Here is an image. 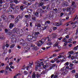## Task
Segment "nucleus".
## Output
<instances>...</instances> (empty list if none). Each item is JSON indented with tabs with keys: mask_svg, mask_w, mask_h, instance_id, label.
Returning <instances> with one entry per match:
<instances>
[{
	"mask_svg": "<svg viewBox=\"0 0 78 78\" xmlns=\"http://www.w3.org/2000/svg\"><path fill=\"white\" fill-rule=\"evenodd\" d=\"M69 53L70 54H73V51H69L68 53Z\"/></svg>",
	"mask_w": 78,
	"mask_h": 78,
	"instance_id": "nucleus-47",
	"label": "nucleus"
},
{
	"mask_svg": "<svg viewBox=\"0 0 78 78\" xmlns=\"http://www.w3.org/2000/svg\"><path fill=\"white\" fill-rule=\"evenodd\" d=\"M67 41L65 42V43L63 45V46H64V47H66V46L67 45Z\"/></svg>",
	"mask_w": 78,
	"mask_h": 78,
	"instance_id": "nucleus-57",
	"label": "nucleus"
},
{
	"mask_svg": "<svg viewBox=\"0 0 78 78\" xmlns=\"http://www.w3.org/2000/svg\"><path fill=\"white\" fill-rule=\"evenodd\" d=\"M20 59H21L20 58V59H19V58H17V60L16 61V62H19V61H20Z\"/></svg>",
	"mask_w": 78,
	"mask_h": 78,
	"instance_id": "nucleus-61",
	"label": "nucleus"
},
{
	"mask_svg": "<svg viewBox=\"0 0 78 78\" xmlns=\"http://www.w3.org/2000/svg\"><path fill=\"white\" fill-rule=\"evenodd\" d=\"M36 75L34 73H33L32 74V76L33 78H36Z\"/></svg>",
	"mask_w": 78,
	"mask_h": 78,
	"instance_id": "nucleus-19",
	"label": "nucleus"
},
{
	"mask_svg": "<svg viewBox=\"0 0 78 78\" xmlns=\"http://www.w3.org/2000/svg\"><path fill=\"white\" fill-rule=\"evenodd\" d=\"M28 73V72H27V71H24V75H27V74Z\"/></svg>",
	"mask_w": 78,
	"mask_h": 78,
	"instance_id": "nucleus-50",
	"label": "nucleus"
},
{
	"mask_svg": "<svg viewBox=\"0 0 78 78\" xmlns=\"http://www.w3.org/2000/svg\"><path fill=\"white\" fill-rule=\"evenodd\" d=\"M69 5V3L67 1H64L63 2L62 5L63 6H67Z\"/></svg>",
	"mask_w": 78,
	"mask_h": 78,
	"instance_id": "nucleus-6",
	"label": "nucleus"
},
{
	"mask_svg": "<svg viewBox=\"0 0 78 78\" xmlns=\"http://www.w3.org/2000/svg\"><path fill=\"white\" fill-rule=\"evenodd\" d=\"M41 74L39 73H37V74H36V77L37 78H40V76H41Z\"/></svg>",
	"mask_w": 78,
	"mask_h": 78,
	"instance_id": "nucleus-24",
	"label": "nucleus"
},
{
	"mask_svg": "<svg viewBox=\"0 0 78 78\" xmlns=\"http://www.w3.org/2000/svg\"><path fill=\"white\" fill-rule=\"evenodd\" d=\"M54 47H57V48L58 49L59 48H61V47L60 46V45H58V43H55L54 45Z\"/></svg>",
	"mask_w": 78,
	"mask_h": 78,
	"instance_id": "nucleus-8",
	"label": "nucleus"
},
{
	"mask_svg": "<svg viewBox=\"0 0 78 78\" xmlns=\"http://www.w3.org/2000/svg\"><path fill=\"white\" fill-rule=\"evenodd\" d=\"M49 37L48 36V40L47 41V42H50L51 41V39L50 38H49Z\"/></svg>",
	"mask_w": 78,
	"mask_h": 78,
	"instance_id": "nucleus-27",
	"label": "nucleus"
},
{
	"mask_svg": "<svg viewBox=\"0 0 78 78\" xmlns=\"http://www.w3.org/2000/svg\"><path fill=\"white\" fill-rule=\"evenodd\" d=\"M27 37L28 41H31V42H32V41H35L36 40V38H34L33 36L30 35H27Z\"/></svg>",
	"mask_w": 78,
	"mask_h": 78,
	"instance_id": "nucleus-1",
	"label": "nucleus"
},
{
	"mask_svg": "<svg viewBox=\"0 0 78 78\" xmlns=\"http://www.w3.org/2000/svg\"><path fill=\"white\" fill-rule=\"evenodd\" d=\"M73 64L71 62L69 63V66L70 67H73Z\"/></svg>",
	"mask_w": 78,
	"mask_h": 78,
	"instance_id": "nucleus-41",
	"label": "nucleus"
},
{
	"mask_svg": "<svg viewBox=\"0 0 78 78\" xmlns=\"http://www.w3.org/2000/svg\"><path fill=\"white\" fill-rule=\"evenodd\" d=\"M62 42H67V39H66V38H63V39Z\"/></svg>",
	"mask_w": 78,
	"mask_h": 78,
	"instance_id": "nucleus-31",
	"label": "nucleus"
},
{
	"mask_svg": "<svg viewBox=\"0 0 78 78\" xmlns=\"http://www.w3.org/2000/svg\"><path fill=\"white\" fill-rule=\"evenodd\" d=\"M2 12L3 14H5L6 12V10L5 9H3Z\"/></svg>",
	"mask_w": 78,
	"mask_h": 78,
	"instance_id": "nucleus-30",
	"label": "nucleus"
},
{
	"mask_svg": "<svg viewBox=\"0 0 78 78\" xmlns=\"http://www.w3.org/2000/svg\"><path fill=\"white\" fill-rule=\"evenodd\" d=\"M20 43L21 44H23L24 43H25V41L23 39H21L20 41Z\"/></svg>",
	"mask_w": 78,
	"mask_h": 78,
	"instance_id": "nucleus-23",
	"label": "nucleus"
},
{
	"mask_svg": "<svg viewBox=\"0 0 78 78\" xmlns=\"http://www.w3.org/2000/svg\"><path fill=\"white\" fill-rule=\"evenodd\" d=\"M36 5H35L34 6L32 7V9H34V10H35L36 9V8H37V7H36Z\"/></svg>",
	"mask_w": 78,
	"mask_h": 78,
	"instance_id": "nucleus-40",
	"label": "nucleus"
},
{
	"mask_svg": "<svg viewBox=\"0 0 78 78\" xmlns=\"http://www.w3.org/2000/svg\"><path fill=\"white\" fill-rule=\"evenodd\" d=\"M14 2H15V3H16V4H17L18 3H19V2H18V1H17V0H14Z\"/></svg>",
	"mask_w": 78,
	"mask_h": 78,
	"instance_id": "nucleus-51",
	"label": "nucleus"
},
{
	"mask_svg": "<svg viewBox=\"0 0 78 78\" xmlns=\"http://www.w3.org/2000/svg\"><path fill=\"white\" fill-rule=\"evenodd\" d=\"M6 52H5V51H4V52L2 54L3 56H4L5 55V54H6Z\"/></svg>",
	"mask_w": 78,
	"mask_h": 78,
	"instance_id": "nucleus-56",
	"label": "nucleus"
},
{
	"mask_svg": "<svg viewBox=\"0 0 78 78\" xmlns=\"http://www.w3.org/2000/svg\"><path fill=\"white\" fill-rule=\"evenodd\" d=\"M46 28H47V26L44 27L43 28L42 30H43V31H44V30H46Z\"/></svg>",
	"mask_w": 78,
	"mask_h": 78,
	"instance_id": "nucleus-53",
	"label": "nucleus"
},
{
	"mask_svg": "<svg viewBox=\"0 0 78 78\" xmlns=\"http://www.w3.org/2000/svg\"><path fill=\"white\" fill-rule=\"evenodd\" d=\"M73 11V8H72L68 7L67 9V11L68 12H69V11L70 12V11Z\"/></svg>",
	"mask_w": 78,
	"mask_h": 78,
	"instance_id": "nucleus-10",
	"label": "nucleus"
},
{
	"mask_svg": "<svg viewBox=\"0 0 78 78\" xmlns=\"http://www.w3.org/2000/svg\"><path fill=\"white\" fill-rule=\"evenodd\" d=\"M13 27H14V24L12 23H10L9 25V28H12Z\"/></svg>",
	"mask_w": 78,
	"mask_h": 78,
	"instance_id": "nucleus-16",
	"label": "nucleus"
},
{
	"mask_svg": "<svg viewBox=\"0 0 78 78\" xmlns=\"http://www.w3.org/2000/svg\"><path fill=\"white\" fill-rule=\"evenodd\" d=\"M72 62L73 63H76V64H78V61H76V60H73L72 61Z\"/></svg>",
	"mask_w": 78,
	"mask_h": 78,
	"instance_id": "nucleus-33",
	"label": "nucleus"
},
{
	"mask_svg": "<svg viewBox=\"0 0 78 78\" xmlns=\"http://www.w3.org/2000/svg\"><path fill=\"white\" fill-rule=\"evenodd\" d=\"M0 39H1V40H4L5 39V37H4L3 36H2L0 37Z\"/></svg>",
	"mask_w": 78,
	"mask_h": 78,
	"instance_id": "nucleus-35",
	"label": "nucleus"
},
{
	"mask_svg": "<svg viewBox=\"0 0 78 78\" xmlns=\"http://www.w3.org/2000/svg\"><path fill=\"white\" fill-rule=\"evenodd\" d=\"M75 77L76 78H77L78 77V74H76L75 75Z\"/></svg>",
	"mask_w": 78,
	"mask_h": 78,
	"instance_id": "nucleus-64",
	"label": "nucleus"
},
{
	"mask_svg": "<svg viewBox=\"0 0 78 78\" xmlns=\"http://www.w3.org/2000/svg\"><path fill=\"white\" fill-rule=\"evenodd\" d=\"M69 62H66L65 64V66H69Z\"/></svg>",
	"mask_w": 78,
	"mask_h": 78,
	"instance_id": "nucleus-48",
	"label": "nucleus"
},
{
	"mask_svg": "<svg viewBox=\"0 0 78 78\" xmlns=\"http://www.w3.org/2000/svg\"><path fill=\"white\" fill-rule=\"evenodd\" d=\"M56 67V64H54L52 65V67Z\"/></svg>",
	"mask_w": 78,
	"mask_h": 78,
	"instance_id": "nucleus-55",
	"label": "nucleus"
},
{
	"mask_svg": "<svg viewBox=\"0 0 78 78\" xmlns=\"http://www.w3.org/2000/svg\"><path fill=\"white\" fill-rule=\"evenodd\" d=\"M5 72V70H2L0 71V72L1 73H3V72Z\"/></svg>",
	"mask_w": 78,
	"mask_h": 78,
	"instance_id": "nucleus-58",
	"label": "nucleus"
},
{
	"mask_svg": "<svg viewBox=\"0 0 78 78\" xmlns=\"http://www.w3.org/2000/svg\"><path fill=\"white\" fill-rule=\"evenodd\" d=\"M26 51H25V52H27V50H30V47H29L28 48H27V49H25Z\"/></svg>",
	"mask_w": 78,
	"mask_h": 78,
	"instance_id": "nucleus-37",
	"label": "nucleus"
},
{
	"mask_svg": "<svg viewBox=\"0 0 78 78\" xmlns=\"http://www.w3.org/2000/svg\"><path fill=\"white\" fill-rule=\"evenodd\" d=\"M33 14L35 16H37H37H38V15H39V13L37 12H34Z\"/></svg>",
	"mask_w": 78,
	"mask_h": 78,
	"instance_id": "nucleus-21",
	"label": "nucleus"
},
{
	"mask_svg": "<svg viewBox=\"0 0 78 78\" xmlns=\"http://www.w3.org/2000/svg\"><path fill=\"white\" fill-rule=\"evenodd\" d=\"M48 39V37H44L43 39H42V41H47V40Z\"/></svg>",
	"mask_w": 78,
	"mask_h": 78,
	"instance_id": "nucleus-28",
	"label": "nucleus"
},
{
	"mask_svg": "<svg viewBox=\"0 0 78 78\" xmlns=\"http://www.w3.org/2000/svg\"><path fill=\"white\" fill-rule=\"evenodd\" d=\"M23 5H22L20 6V9H21V10H23L24 9V8H23Z\"/></svg>",
	"mask_w": 78,
	"mask_h": 78,
	"instance_id": "nucleus-32",
	"label": "nucleus"
},
{
	"mask_svg": "<svg viewBox=\"0 0 78 78\" xmlns=\"http://www.w3.org/2000/svg\"><path fill=\"white\" fill-rule=\"evenodd\" d=\"M42 9H41V8H39L38 9V12H41V13H42Z\"/></svg>",
	"mask_w": 78,
	"mask_h": 78,
	"instance_id": "nucleus-22",
	"label": "nucleus"
},
{
	"mask_svg": "<svg viewBox=\"0 0 78 78\" xmlns=\"http://www.w3.org/2000/svg\"><path fill=\"white\" fill-rule=\"evenodd\" d=\"M57 29V27H53V30L55 31V30H56Z\"/></svg>",
	"mask_w": 78,
	"mask_h": 78,
	"instance_id": "nucleus-54",
	"label": "nucleus"
},
{
	"mask_svg": "<svg viewBox=\"0 0 78 78\" xmlns=\"http://www.w3.org/2000/svg\"><path fill=\"white\" fill-rule=\"evenodd\" d=\"M23 46L24 47H27V44L26 43H24L23 44Z\"/></svg>",
	"mask_w": 78,
	"mask_h": 78,
	"instance_id": "nucleus-29",
	"label": "nucleus"
},
{
	"mask_svg": "<svg viewBox=\"0 0 78 78\" xmlns=\"http://www.w3.org/2000/svg\"><path fill=\"white\" fill-rule=\"evenodd\" d=\"M62 23L61 22L55 23L53 24V25L55 26L56 27H59L60 25H62Z\"/></svg>",
	"mask_w": 78,
	"mask_h": 78,
	"instance_id": "nucleus-5",
	"label": "nucleus"
},
{
	"mask_svg": "<svg viewBox=\"0 0 78 78\" xmlns=\"http://www.w3.org/2000/svg\"><path fill=\"white\" fill-rule=\"evenodd\" d=\"M12 10L11 9V8H9L7 10V13H9V14H11V13H12Z\"/></svg>",
	"mask_w": 78,
	"mask_h": 78,
	"instance_id": "nucleus-9",
	"label": "nucleus"
},
{
	"mask_svg": "<svg viewBox=\"0 0 78 78\" xmlns=\"http://www.w3.org/2000/svg\"><path fill=\"white\" fill-rule=\"evenodd\" d=\"M15 44H12V45L10 46H11L10 48H14V47H15Z\"/></svg>",
	"mask_w": 78,
	"mask_h": 78,
	"instance_id": "nucleus-46",
	"label": "nucleus"
},
{
	"mask_svg": "<svg viewBox=\"0 0 78 78\" xmlns=\"http://www.w3.org/2000/svg\"><path fill=\"white\" fill-rule=\"evenodd\" d=\"M40 34V33L39 32H35L34 34H32V36L34 37V38L37 39V37L38 36V34Z\"/></svg>",
	"mask_w": 78,
	"mask_h": 78,
	"instance_id": "nucleus-3",
	"label": "nucleus"
},
{
	"mask_svg": "<svg viewBox=\"0 0 78 78\" xmlns=\"http://www.w3.org/2000/svg\"><path fill=\"white\" fill-rule=\"evenodd\" d=\"M50 37L51 38L55 39V38H56V37H58V35L56 33H52L51 35H50Z\"/></svg>",
	"mask_w": 78,
	"mask_h": 78,
	"instance_id": "nucleus-2",
	"label": "nucleus"
},
{
	"mask_svg": "<svg viewBox=\"0 0 78 78\" xmlns=\"http://www.w3.org/2000/svg\"><path fill=\"white\" fill-rule=\"evenodd\" d=\"M4 7L5 8H8V7H9V4L8 3H5L4 5Z\"/></svg>",
	"mask_w": 78,
	"mask_h": 78,
	"instance_id": "nucleus-12",
	"label": "nucleus"
},
{
	"mask_svg": "<svg viewBox=\"0 0 78 78\" xmlns=\"http://www.w3.org/2000/svg\"><path fill=\"white\" fill-rule=\"evenodd\" d=\"M9 69V66H7L5 67V70H8Z\"/></svg>",
	"mask_w": 78,
	"mask_h": 78,
	"instance_id": "nucleus-52",
	"label": "nucleus"
},
{
	"mask_svg": "<svg viewBox=\"0 0 78 78\" xmlns=\"http://www.w3.org/2000/svg\"><path fill=\"white\" fill-rule=\"evenodd\" d=\"M56 55H57L56 54H54L53 55H52L49 58V59L55 57V56H56Z\"/></svg>",
	"mask_w": 78,
	"mask_h": 78,
	"instance_id": "nucleus-26",
	"label": "nucleus"
},
{
	"mask_svg": "<svg viewBox=\"0 0 78 78\" xmlns=\"http://www.w3.org/2000/svg\"><path fill=\"white\" fill-rule=\"evenodd\" d=\"M32 19L33 20H36V17L34 16H32Z\"/></svg>",
	"mask_w": 78,
	"mask_h": 78,
	"instance_id": "nucleus-44",
	"label": "nucleus"
},
{
	"mask_svg": "<svg viewBox=\"0 0 78 78\" xmlns=\"http://www.w3.org/2000/svg\"><path fill=\"white\" fill-rule=\"evenodd\" d=\"M76 23L74 24L73 25L72 28H73V29H74V28H75V27H78V26L76 25V23H77V24H78V21H76Z\"/></svg>",
	"mask_w": 78,
	"mask_h": 78,
	"instance_id": "nucleus-7",
	"label": "nucleus"
},
{
	"mask_svg": "<svg viewBox=\"0 0 78 78\" xmlns=\"http://www.w3.org/2000/svg\"><path fill=\"white\" fill-rule=\"evenodd\" d=\"M68 23H70L71 25H73V24H75L76 23V21L75 23L73 22H72L71 21H70Z\"/></svg>",
	"mask_w": 78,
	"mask_h": 78,
	"instance_id": "nucleus-36",
	"label": "nucleus"
},
{
	"mask_svg": "<svg viewBox=\"0 0 78 78\" xmlns=\"http://www.w3.org/2000/svg\"><path fill=\"white\" fill-rule=\"evenodd\" d=\"M30 27H33V25H32V22H30Z\"/></svg>",
	"mask_w": 78,
	"mask_h": 78,
	"instance_id": "nucleus-63",
	"label": "nucleus"
},
{
	"mask_svg": "<svg viewBox=\"0 0 78 78\" xmlns=\"http://www.w3.org/2000/svg\"><path fill=\"white\" fill-rule=\"evenodd\" d=\"M53 10H54V11H55V12H57V11L58 10V9L56 8H55V9H54Z\"/></svg>",
	"mask_w": 78,
	"mask_h": 78,
	"instance_id": "nucleus-60",
	"label": "nucleus"
},
{
	"mask_svg": "<svg viewBox=\"0 0 78 78\" xmlns=\"http://www.w3.org/2000/svg\"><path fill=\"white\" fill-rule=\"evenodd\" d=\"M7 34L9 35L10 36H12V32H7Z\"/></svg>",
	"mask_w": 78,
	"mask_h": 78,
	"instance_id": "nucleus-25",
	"label": "nucleus"
},
{
	"mask_svg": "<svg viewBox=\"0 0 78 78\" xmlns=\"http://www.w3.org/2000/svg\"><path fill=\"white\" fill-rule=\"evenodd\" d=\"M30 46L31 47H33L35 46V45L33 44H30Z\"/></svg>",
	"mask_w": 78,
	"mask_h": 78,
	"instance_id": "nucleus-34",
	"label": "nucleus"
},
{
	"mask_svg": "<svg viewBox=\"0 0 78 78\" xmlns=\"http://www.w3.org/2000/svg\"><path fill=\"white\" fill-rule=\"evenodd\" d=\"M45 73H46V71H43L42 73H41V74L44 75V74H45Z\"/></svg>",
	"mask_w": 78,
	"mask_h": 78,
	"instance_id": "nucleus-45",
	"label": "nucleus"
},
{
	"mask_svg": "<svg viewBox=\"0 0 78 78\" xmlns=\"http://www.w3.org/2000/svg\"><path fill=\"white\" fill-rule=\"evenodd\" d=\"M59 3H60V0H58L56 2V3L57 5H59Z\"/></svg>",
	"mask_w": 78,
	"mask_h": 78,
	"instance_id": "nucleus-49",
	"label": "nucleus"
},
{
	"mask_svg": "<svg viewBox=\"0 0 78 78\" xmlns=\"http://www.w3.org/2000/svg\"><path fill=\"white\" fill-rule=\"evenodd\" d=\"M53 12H50V14L49 15V17L50 18V17H51L53 16Z\"/></svg>",
	"mask_w": 78,
	"mask_h": 78,
	"instance_id": "nucleus-20",
	"label": "nucleus"
},
{
	"mask_svg": "<svg viewBox=\"0 0 78 78\" xmlns=\"http://www.w3.org/2000/svg\"><path fill=\"white\" fill-rule=\"evenodd\" d=\"M23 17V15H20L17 16V17L19 18V19H22Z\"/></svg>",
	"mask_w": 78,
	"mask_h": 78,
	"instance_id": "nucleus-18",
	"label": "nucleus"
},
{
	"mask_svg": "<svg viewBox=\"0 0 78 78\" xmlns=\"http://www.w3.org/2000/svg\"><path fill=\"white\" fill-rule=\"evenodd\" d=\"M65 20L66 19H62L61 22H64V21H65Z\"/></svg>",
	"mask_w": 78,
	"mask_h": 78,
	"instance_id": "nucleus-59",
	"label": "nucleus"
},
{
	"mask_svg": "<svg viewBox=\"0 0 78 78\" xmlns=\"http://www.w3.org/2000/svg\"><path fill=\"white\" fill-rule=\"evenodd\" d=\"M23 4H24V5H27V2L25 0H23V1L22 2Z\"/></svg>",
	"mask_w": 78,
	"mask_h": 78,
	"instance_id": "nucleus-42",
	"label": "nucleus"
},
{
	"mask_svg": "<svg viewBox=\"0 0 78 78\" xmlns=\"http://www.w3.org/2000/svg\"><path fill=\"white\" fill-rule=\"evenodd\" d=\"M13 33H17V29L16 28H14L13 30Z\"/></svg>",
	"mask_w": 78,
	"mask_h": 78,
	"instance_id": "nucleus-11",
	"label": "nucleus"
},
{
	"mask_svg": "<svg viewBox=\"0 0 78 78\" xmlns=\"http://www.w3.org/2000/svg\"><path fill=\"white\" fill-rule=\"evenodd\" d=\"M44 5V3H43L41 2V3H40L39 5V7H41V6H42V7L43 6L42 5Z\"/></svg>",
	"mask_w": 78,
	"mask_h": 78,
	"instance_id": "nucleus-39",
	"label": "nucleus"
},
{
	"mask_svg": "<svg viewBox=\"0 0 78 78\" xmlns=\"http://www.w3.org/2000/svg\"><path fill=\"white\" fill-rule=\"evenodd\" d=\"M38 50V48H37V46H35L32 48V50H34V51H36V50Z\"/></svg>",
	"mask_w": 78,
	"mask_h": 78,
	"instance_id": "nucleus-14",
	"label": "nucleus"
},
{
	"mask_svg": "<svg viewBox=\"0 0 78 78\" xmlns=\"http://www.w3.org/2000/svg\"><path fill=\"white\" fill-rule=\"evenodd\" d=\"M68 42L70 43H72V40L71 39H69L68 40Z\"/></svg>",
	"mask_w": 78,
	"mask_h": 78,
	"instance_id": "nucleus-43",
	"label": "nucleus"
},
{
	"mask_svg": "<svg viewBox=\"0 0 78 78\" xmlns=\"http://www.w3.org/2000/svg\"><path fill=\"white\" fill-rule=\"evenodd\" d=\"M35 27H41V25L40 23H36L35 24Z\"/></svg>",
	"mask_w": 78,
	"mask_h": 78,
	"instance_id": "nucleus-15",
	"label": "nucleus"
},
{
	"mask_svg": "<svg viewBox=\"0 0 78 78\" xmlns=\"http://www.w3.org/2000/svg\"><path fill=\"white\" fill-rule=\"evenodd\" d=\"M43 41L44 40H39L38 41H39L41 44H44V41Z\"/></svg>",
	"mask_w": 78,
	"mask_h": 78,
	"instance_id": "nucleus-38",
	"label": "nucleus"
},
{
	"mask_svg": "<svg viewBox=\"0 0 78 78\" xmlns=\"http://www.w3.org/2000/svg\"><path fill=\"white\" fill-rule=\"evenodd\" d=\"M15 23H17V22L19 21V19L18 17H16V18L15 20Z\"/></svg>",
	"mask_w": 78,
	"mask_h": 78,
	"instance_id": "nucleus-17",
	"label": "nucleus"
},
{
	"mask_svg": "<svg viewBox=\"0 0 78 78\" xmlns=\"http://www.w3.org/2000/svg\"><path fill=\"white\" fill-rule=\"evenodd\" d=\"M65 37L66 39H69V35H67L65 36Z\"/></svg>",
	"mask_w": 78,
	"mask_h": 78,
	"instance_id": "nucleus-62",
	"label": "nucleus"
},
{
	"mask_svg": "<svg viewBox=\"0 0 78 78\" xmlns=\"http://www.w3.org/2000/svg\"><path fill=\"white\" fill-rule=\"evenodd\" d=\"M1 18L4 21L6 22L8 21V18L7 16H5V15H2L1 16Z\"/></svg>",
	"mask_w": 78,
	"mask_h": 78,
	"instance_id": "nucleus-4",
	"label": "nucleus"
},
{
	"mask_svg": "<svg viewBox=\"0 0 78 78\" xmlns=\"http://www.w3.org/2000/svg\"><path fill=\"white\" fill-rule=\"evenodd\" d=\"M37 44L38 47H40L42 46V44H41L39 41H37Z\"/></svg>",
	"mask_w": 78,
	"mask_h": 78,
	"instance_id": "nucleus-13",
	"label": "nucleus"
}]
</instances>
